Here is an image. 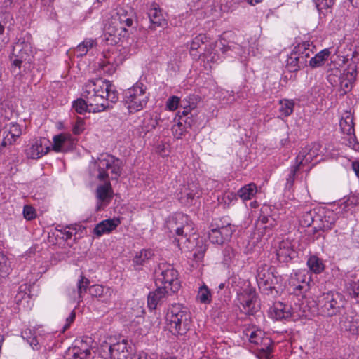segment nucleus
I'll list each match as a JSON object with an SVG mask.
<instances>
[{"label": "nucleus", "mask_w": 359, "mask_h": 359, "mask_svg": "<svg viewBox=\"0 0 359 359\" xmlns=\"http://www.w3.org/2000/svg\"><path fill=\"white\" fill-rule=\"evenodd\" d=\"M24 217L27 220H31L36 217V212L34 208L30 205H25L23 208Z\"/></svg>", "instance_id": "obj_58"}, {"label": "nucleus", "mask_w": 359, "mask_h": 359, "mask_svg": "<svg viewBox=\"0 0 359 359\" xmlns=\"http://www.w3.org/2000/svg\"><path fill=\"white\" fill-rule=\"evenodd\" d=\"M315 223V233L325 231L331 229L337 219V213L333 210L318 208Z\"/></svg>", "instance_id": "obj_15"}, {"label": "nucleus", "mask_w": 359, "mask_h": 359, "mask_svg": "<svg viewBox=\"0 0 359 359\" xmlns=\"http://www.w3.org/2000/svg\"><path fill=\"white\" fill-rule=\"evenodd\" d=\"M282 281L281 276L277 274L276 269L264 264L259 266L257 274L258 287L265 294H273L276 285Z\"/></svg>", "instance_id": "obj_9"}, {"label": "nucleus", "mask_w": 359, "mask_h": 359, "mask_svg": "<svg viewBox=\"0 0 359 359\" xmlns=\"http://www.w3.org/2000/svg\"><path fill=\"white\" fill-rule=\"evenodd\" d=\"M196 299L201 304H210L212 302L211 290L205 284H203L198 289Z\"/></svg>", "instance_id": "obj_45"}, {"label": "nucleus", "mask_w": 359, "mask_h": 359, "mask_svg": "<svg viewBox=\"0 0 359 359\" xmlns=\"http://www.w3.org/2000/svg\"><path fill=\"white\" fill-rule=\"evenodd\" d=\"M121 224L118 217L107 219L98 223L93 229V234L100 237L104 234L109 233Z\"/></svg>", "instance_id": "obj_27"}, {"label": "nucleus", "mask_w": 359, "mask_h": 359, "mask_svg": "<svg viewBox=\"0 0 359 359\" xmlns=\"http://www.w3.org/2000/svg\"><path fill=\"white\" fill-rule=\"evenodd\" d=\"M313 46L309 41H304L299 43L294 47L297 54H299L300 64L304 67L309 63V60L313 54Z\"/></svg>", "instance_id": "obj_29"}, {"label": "nucleus", "mask_w": 359, "mask_h": 359, "mask_svg": "<svg viewBox=\"0 0 359 359\" xmlns=\"http://www.w3.org/2000/svg\"><path fill=\"white\" fill-rule=\"evenodd\" d=\"M294 309L290 305L283 302H276L271 309V315L276 320L287 319L293 316Z\"/></svg>", "instance_id": "obj_28"}, {"label": "nucleus", "mask_w": 359, "mask_h": 359, "mask_svg": "<svg viewBox=\"0 0 359 359\" xmlns=\"http://www.w3.org/2000/svg\"><path fill=\"white\" fill-rule=\"evenodd\" d=\"M317 211L318 208L313 210H308L306 208L299 216V224L303 227H312V231L315 232V223L318 213L316 212Z\"/></svg>", "instance_id": "obj_32"}, {"label": "nucleus", "mask_w": 359, "mask_h": 359, "mask_svg": "<svg viewBox=\"0 0 359 359\" xmlns=\"http://www.w3.org/2000/svg\"><path fill=\"white\" fill-rule=\"evenodd\" d=\"M69 359H93L91 347L87 341H76L75 345L69 349Z\"/></svg>", "instance_id": "obj_23"}, {"label": "nucleus", "mask_w": 359, "mask_h": 359, "mask_svg": "<svg viewBox=\"0 0 359 359\" xmlns=\"http://www.w3.org/2000/svg\"><path fill=\"white\" fill-rule=\"evenodd\" d=\"M355 75V66L350 64L348 69L345 70L339 77L334 74H330L327 80L332 86H337L339 83L340 90L343 94H346L351 90Z\"/></svg>", "instance_id": "obj_14"}, {"label": "nucleus", "mask_w": 359, "mask_h": 359, "mask_svg": "<svg viewBox=\"0 0 359 359\" xmlns=\"http://www.w3.org/2000/svg\"><path fill=\"white\" fill-rule=\"evenodd\" d=\"M81 95L89 102L93 113L104 111L118 100L116 86L101 78L87 81L83 86Z\"/></svg>", "instance_id": "obj_1"}, {"label": "nucleus", "mask_w": 359, "mask_h": 359, "mask_svg": "<svg viewBox=\"0 0 359 359\" xmlns=\"http://www.w3.org/2000/svg\"><path fill=\"white\" fill-rule=\"evenodd\" d=\"M156 285L161 287H166L168 291L177 292L181 284L178 279V272L174 267L166 263L159 264L156 271Z\"/></svg>", "instance_id": "obj_10"}, {"label": "nucleus", "mask_w": 359, "mask_h": 359, "mask_svg": "<svg viewBox=\"0 0 359 359\" xmlns=\"http://www.w3.org/2000/svg\"><path fill=\"white\" fill-rule=\"evenodd\" d=\"M306 264L310 271L316 274H319L324 270L323 261L316 255L310 256L307 260Z\"/></svg>", "instance_id": "obj_43"}, {"label": "nucleus", "mask_w": 359, "mask_h": 359, "mask_svg": "<svg viewBox=\"0 0 359 359\" xmlns=\"http://www.w3.org/2000/svg\"><path fill=\"white\" fill-rule=\"evenodd\" d=\"M345 290L352 298L359 301V278L356 273H351L345 280Z\"/></svg>", "instance_id": "obj_30"}, {"label": "nucleus", "mask_w": 359, "mask_h": 359, "mask_svg": "<svg viewBox=\"0 0 359 359\" xmlns=\"http://www.w3.org/2000/svg\"><path fill=\"white\" fill-rule=\"evenodd\" d=\"M165 227L172 234V244L178 247L187 246L190 236L194 234V224L189 216L177 212L169 216L165 220Z\"/></svg>", "instance_id": "obj_2"}, {"label": "nucleus", "mask_w": 359, "mask_h": 359, "mask_svg": "<svg viewBox=\"0 0 359 359\" xmlns=\"http://www.w3.org/2000/svg\"><path fill=\"white\" fill-rule=\"evenodd\" d=\"M147 15L151 23L150 28L155 29L158 27H165L167 25L165 14L156 3H152L147 11Z\"/></svg>", "instance_id": "obj_21"}, {"label": "nucleus", "mask_w": 359, "mask_h": 359, "mask_svg": "<svg viewBox=\"0 0 359 359\" xmlns=\"http://www.w3.org/2000/svg\"><path fill=\"white\" fill-rule=\"evenodd\" d=\"M29 285L22 284L19 286L17 294L15 296V302L17 304H21L23 302H28L29 297Z\"/></svg>", "instance_id": "obj_44"}, {"label": "nucleus", "mask_w": 359, "mask_h": 359, "mask_svg": "<svg viewBox=\"0 0 359 359\" xmlns=\"http://www.w3.org/2000/svg\"><path fill=\"white\" fill-rule=\"evenodd\" d=\"M166 287L157 285V288L149 293L147 297V305L150 310H155L158 306L166 302L169 296L175 292L168 291Z\"/></svg>", "instance_id": "obj_19"}, {"label": "nucleus", "mask_w": 359, "mask_h": 359, "mask_svg": "<svg viewBox=\"0 0 359 359\" xmlns=\"http://www.w3.org/2000/svg\"><path fill=\"white\" fill-rule=\"evenodd\" d=\"M316 304L322 315L332 316L340 313L344 308L346 299L341 293L330 291L319 295Z\"/></svg>", "instance_id": "obj_7"}, {"label": "nucleus", "mask_w": 359, "mask_h": 359, "mask_svg": "<svg viewBox=\"0 0 359 359\" xmlns=\"http://www.w3.org/2000/svg\"><path fill=\"white\" fill-rule=\"evenodd\" d=\"M32 53L30 43L24 39H19L13 44L10 60L11 62V71L15 77L20 78L24 74L25 69L31 62Z\"/></svg>", "instance_id": "obj_5"}, {"label": "nucleus", "mask_w": 359, "mask_h": 359, "mask_svg": "<svg viewBox=\"0 0 359 359\" xmlns=\"http://www.w3.org/2000/svg\"><path fill=\"white\" fill-rule=\"evenodd\" d=\"M296 254L297 252L294 250V248H278L276 250L277 259L283 263L292 260L296 256Z\"/></svg>", "instance_id": "obj_42"}, {"label": "nucleus", "mask_w": 359, "mask_h": 359, "mask_svg": "<svg viewBox=\"0 0 359 359\" xmlns=\"http://www.w3.org/2000/svg\"><path fill=\"white\" fill-rule=\"evenodd\" d=\"M62 238L66 241L76 240L77 238V226H68L58 231Z\"/></svg>", "instance_id": "obj_50"}, {"label": "nucleus", "mask_w": 359, "mask_h": 359, "mask_svg": "<svg viewBox=\"0 0 359 359\" xmlns=\"http://www.w3.org/2000/svg\"><path fill=\"white\" fill-rule=\"evenodd\" d=\"M320 148V144L316 142L302 148L296 157L295 165L292 167L288 178L287 179V187L290 188L292 186L295 175L300 166L311 163L319 155Z\"/></svg>", "instance_id": "obj_11"}, {"label": "nucleus", "mask_w": 359, "mask_h": 359, "mask_svg": "<svg viewBox=\"0 0 359 359\" xmlns=\"http://www.w3.org/2000/svg\"><path fill=\"white\" fill-rule=\"evenodd\" d=\"M75 318H76V313L74 311H72L71 313H69V316L67 317V318H66V323L63 327L64 331L67 330L70 327L71 324L74 321Z\"/></svg>", "instance_id": "obj_60"}, {"label": "nucleus", "mask_w": 359, "mask_h": 359, "mask_svg": "<svg viewBox=\"0 0 359 359\" xmlns=\"http://www.w3.org/2000/svg\"><path fill=\"white\" fill-rule=\"evenodd\" d=\"M117 53L109 52L103 55V58L99 62V67L103 72L107 75L113 74L118 65L121 62L120 60H116Z\"/></svg>", "instance_id": "obj_24"}, {"label": "nucleus", "mask_w": 359, "mask_h": 359, "mask_svg": "<svg viewBox=\"0 0 359 359\" xmlns=\"http://www.w3.org/2000/svg\"><path fill=\"white\" fill-rule=\"evenodd\" d=\"M50 146V142L44 137L34 138L26 147V156L31 159H39L49 151Z\"/></svg>", "instance_id": "obj_16"}, {"label": "nucleus", "mask_w": 359, "mask_h": 359, "mask_svg": "<svg viewBox=\"0 0 359 359\" xmlns=\"http://www.w3.org/2000/svg\"><path fill=\"white\" fill-rule=\"evenodd\" d=\"M172 131L173 133L174 136L180 139L184 133V128L182 123H178L177 124H175L172 127Z\"/></svg>", "instance_id": "obj_59"}, {"label": "nucleus", "mask_w": 359, "mask_h": 359, "mask_svg": "<svg viewBox=\"0 0 359 359\" xmlns=\"http://www.w3.org/2000/svg\"><path fill=\"white\" fill-rule=\"evenodd\" d=\"M234 199H236V195L233 193L224 194L222 197V200L225 202V203H230Z\"/></svg>", "instance_id": "obj_61"}, {"label": "nucleus", "mask_w": 359, "mask_h": 359, "mask_svg": "<svg viewBox=\"0 0 359 359\" xmlns=\"http://www.w3.org/2000/svg\"><path fill=\"white\" fill-rule=\"evenodd\" d=\"M244 337L257 346V350L260 352L261 358L269 359L272 350V341L266 337L262 330L255 327H248L243 331Z\"/></svg>", "instance_id": "obj_12"}, {"label": "nucleus", "mask_w": 359, "mask_h": 359, "mask_svg": "<svg viewBox=\"0 0 359 359\" xmlns=\"http://www.w3.org/2000/svg\"><path fill=\"white\" fill-rule=\"evenodd\" d=\"M311 279V276L306 271H296L290 274L289 285L294 290H306Z\"/></svg>", "instance_id": "obj_20"}, {"label": "nucleus", "mask_w": 359, "mask_h": 359, "mask_svg": "<svg viewBox=\"0 0 359 359\" xmlns=\"http://www.w3.org/2000/svg\"><path fill=\"white\" fill-rule=\"evenodd\" d=\"M180 98L177 96L170 97L166 102V107L170 111H175L177 109L180 104Z\"/></svg>", "instance_id": "obj_55"}, {"label": "nucleus", "mask_w": 359, "mask_h": 359, "mask_svg": "<svg viewBox=\"0 0 359 359\" xmlns=\"http://www.w3.org/2000/svg\"><path fill=\"white\" fill-rule=\"evenodd\" d=\"M199 197V191L197 187L192 184L188 189H185L184 191L181 192L180 201L182 203L186 205H191L194 204L196 198Z\"/></svg>", "instance_id": "obj_34"}, {"label": "nucleus", "mask_w": 359, "mask_h": 359, "mask_svg": "<svg viewBox=\"0 0 359 359\" xmlns=\"http://www.w3.org/2000/svg\"><path fill=\"white\" fill-rule=\"evenodd\" d=\"M85 130V122L81 118H78L72 128L75 135H79Z\"/></svg>", "instance_id": "obj_57"}, {"label": "nucleus", "mask_w": 359, "mask_h": 359, "mask_svg": "<svg viewBox=\"0 0 359 359\" xmlns=\"http://www.w3.org/2000/svg\"><path fill=\"white\" fill-rule=\"evenodd\" d=\"M153 255L154 252L151 248H139L137 251L135 252L133 260L136 265H142Z\"/></svg>", "instance_id": "obj_39"}, {"label": "nucleus", "mask_w": 359, "mask_h": 359, "mask_svg": "<svg viewBox=\"0 0 359 359\" xmlns=\"http://www.w3.org/2000/svg\"><path fill=\"white\" fill-rule=\"evenodd\" d=\"M97 45V41L91 38L85 39L81 43H80L76 48V53L77 57H83L87 54V53Z\"/></svg>", "instance_id": "obj_37"}, {"label": "nucleus", "mask_w": 359, "mask_h": 359, "mask_svg": "<svg viewBox=\"0 0 359 359\" xmlns=\"http://www.w3.org/2000/svg\"><path fill=\"white\" fill-rule=\"evenodd\" d=\"M165 321L170 332L174 335H184L190 329L191 314L182 304H173L168 309Z\"/></svg>", "instance_id": "obj_4"}, {"label": "nucleus", "mask_w": 359, "mask_h": 359, "mask_svg": "<svg viewBox=\"0 0 359 359\" xmlns=\"http://www.w3.org/2000/svg\"><path fill=\"white\" fill-rule=\"evenodd\" d=\"M22 337L25 339L33 348H36L39 341L36 336L31 329H26L21 333Z\"/></svg>", "instance_id": "obj_52"}, {"label": "nucleus", "mask_w": 359, "mask_h": 359, "mask_svg": "<svg viewBox=\"0 0 359 359\" xmlns=\"http://www.w3.org/2000/svg\"><path fill=\"white\" fill-rule=\"evenodd\" d=\"M135 13L130 8L119 7L111 13L105 26L107 32L111 35L121 38L128 37L129 28L133 25Z\"/></svg>", "instance_id": "obj_3"}, {"label": "nucleus", "mask_w": 359, "mask_h": 359, "mask_svg": "<svg viewBox=\"0 0 359 359\" xmlns=\"http://www.w3.org/2000/svg\"><path fill=\"white\" fill-rule=\"evenodd\" d=\"M320 18L326 17L332 13L336 0H313Z\"/></svg>", "instance_id": "obj_35"}, {"label": "nucleus", "mask_w": 359, "mask_h": 359, "mask_svg": "<svg viewBox=\"0 0 359 359\" xmlns=\"http://www.w3.org/2000/svg\"><path fill=\"white\" fill-rule=\"evenodd\" d=\"M341 330L350 334L359 335V313L353 310L346 311L339 319Z\"/></svg>", "instance_id": "obj_17"}, {"label": "nucleus", "mask_w": 359, "mask_h": 359, "mask_svg": "<svg viewBox=\"0 0 359 359\" xmlns=\"http://www.w3.org/2000/svg\"><path fill=\"white\" fill-rule=\"evenodd\" d=\"M329 51L327 49H324L316 54L314 57H311L309 60V65L312 67H317L323 64L329 56Z\"/></svg>", "instance_id": "obj_47"}, {"label": "nucleus", "mask_w": 359, "mask_h": 359, "mask_svg": "<svg viewBox=\"0 0 359 359\" xmlns=\"http://www.w3.org/2000/svg\"><path fill=\"white\" fill-rule=\"evenodd\" d=\"M72 107L75 109V111L80 114H83L85 112H93L90 111V106L87 100L84 97L79 98L76 100L74 101L72 103Z\"/></svg>", "instance_id": "obj_46"}, {"label": "nucleus", "mask_w": 359, "mask_h": 359, "mask_svg": "<svg viewBox=\"0 0 359 359\" xmlns=\"http://www.w3.org/2000/svg\"><path fill=\"white\" fill-rule=\"evenodd\" d=\"M232 229L230 224L225 226H219L217 223L216 227L211 229L208 233L209 243H206L205 246L208 247L210 244L212 245H223L226 240H228L231 236Z\"/></svg>", "instance_id": "obj_18"}, {"label": "nucleus", "mask_w": 359, "mask_h": 359, "mask_svg": "<svg viewBox=\"0 0 359 359\" xmlns=\"http://www.w3.org/2000/svg\"><path fill=\"white\" fill-rule=\"evenodd\" d=\"M97 168V178L105 181L109 178L117 180L121 174L122 161L109 154H100L95 162Z\"/></svg>", "instance_id": "obj_6"}, {"label": "nucleus", "mask_w": 359, "mask_h": 359, "mask_svg": "<svg viewBox=\"0 0 359 359\" xmlns=\"http://www.w3.org/2000/svg\"><path fill=\"white\" fill-rule=\"evenodd\" d=\"M53 150L56 152H67L73 147V140L71 135L61 133L53 138Z\"/></svg>", "instance_id": "obj_26"}, {"label": "nucleus", "mask_w": 359, "mask_h": 359, "mask_svg": "<svg viewBox=\"0 0 359 359\" xmlns=\"http://www.w3.org/2000/svg\"><path fill=\"white\" fill-rule=\"evenodd\" d=\"M207 40V37L205 34H201L196 36L191 41L190 46L191 54L197 57L198 55L194 53L193 52L197 50L202 44H203Z\"/></svg>", "instance_id": "obj_53"}, {"label": "nucleus", "mask_w": 359, "mask_h": 359, "mask_svg": "<svg viewBox=\"0 0 359 359\" xmlns=\"http://www.w3.org/2000/svg\"><path fill=\"white\" fill-rule=\"evenodd\" d=\"M352 168L357 177H359V161L353 162L352 163Z\"/></svg>", "instance_id": "obj_63"}, {"label": "nucleus", "mask_w": 359, "mask_h": 359, "mask_svg": "<svg viewBox=\"0 0 359 359\" xmlns=\"http://www.w3.org/2000/svg\"><path fill=\"white\" fill-rule=\"evenodd\" d=\"M9 41V38L5 34V27L0 22V51L6 46Z\"/></svg>", "instance_id": "obj_56"}, {"label": "nucleus", "mask_w": 359, "mask_h": 359, "mask_svg": "<svg viewBox=\"0 0 359 359\" xmlns=\"http://www.w3.org/2000/svg\"><path fill=\"white\" fill-rule=\"evenodd\" d=\"M183 111L181 112L182 116H187L190 111L196 107V98L194 95H191L183 100L182 102Z\"/></svg>", "instance_id": "obj_48"}, {"label": "nucleus", "mask_w": 359, "mask_h": 359, "mask_svg": "<svg viewBox=\"0 0 359 359\" xmlns=\"http://www.w3.org/2000/svg\"><path fill=\"white\" fill-rule=\"evenodd\" d=\"M96 196L97 198L96 210L99 211L107 206L112 198V189L109 181L97 187Z\"/></svg>", "instance_id": "obj_22"}, {"label": "nucleus", "mask_w": 359, "mask_h": 359, "mask_svg": "<svg viewBox=\"0 0 359 359\" xmlns=\"http://www.w3.org/2000/svg\"><path fill=\"white\" fill-rule=\"evenodd\" d=\"M340 127L342 133L346 135H353L355 133L353 117L351 114H346L340 120Z\"/></svg>", "instance_id": "obj_41"}, {"label": "nucleus", "mask_w": 359, "mask_h": 359, "mask_svg": "<svg viewBox=\"0 0 359 359\" xmlns=\"http://www.w3.org/2000/svg\"><path fill=\"white\" fill-rule=\"evenodd\" d=\"M7 134L4 137L2 144L6 146L15 142L16 139L22 134V129L19 124L11 122L8 124V128L5 130L4 133Z\"/></svg>", "instance_id": "obj_31"}, {"label": "nucleus", "mask_w": 359, "mask_h": 359, "mask_svg": "<svg viewBox=\"0 0 359 359\" xmlns=\"http://www.w3.org/2000/svg\"><path fill=\"white\" fill-rule=\"evenodd\" d=\"M88 290L92 297H96L104 303L109 302L111 298L115 296V290L112 287L102 285H93L90 286Z\"/></svg>", "instance_id": "obj_25"}, {"label": "nucleus", "mask_w": 359, "mask_h": 359, "mask_svg": "<svg viewBox=\"0 0 359 359\" xmlns=\"http://www.w3.org/2000/svg\"><path fill=\"white\" fill-rule=\"evenodd\" d=\"M257 192V188L255 184L250 183L241 187L237 192V195L243 201L252 199Z\"/></svg>", "instance_id": "obj_38"}, {"label": "nucleus", "mask_w": 359, "mask_h": 359, "mask_svg": "<svg viewBox=\"0 0 359 359\" xmlns=\"http://www.w3.org/2000/svg\"><path fill=\"white\" fill-rule=\"evenodd\" d=\"M359 204V194H353L348 198L341 204L340 208L345 214H352L354 208Z\"/></svg>", "instance_id": "obj_40"}, {"label": "nucleus", "mask_w": 359, "mask_h": 359, "mask_svg": "<svg viewBox=\"0 0 359 359\" xmlns=\"http://www.w3.org/2000/svg\"><path fill=\"white\" fill-rule=\"evenodd\" d=\"M234 251L233 248H225V250L224 252V261L225 262H230L231 259V257H230V254L233 255Z\"/></svg>", "instance_id": "obj_62"}, {"label": "nucleus", "mask_w": 359, "mask_h": 359, "mask_svg": "<svg viewBox=\"0 0 359 359\" xmlns=\"http://www.w3.org/2000/svg\"><path fill=\"white\" fill-rule=\"evenodd\" d=\"M221 49L223 53H225L229 50H231L233 51L236 55L240 56L241 58L246 57V50L241 45L236 43L228 45L226 46L223 45V47Z\"/></svg>", "instance_id": "obj_51"}, {"label": "nucleus", "mask_w": 359, "mask_h": 359, "mask_svg": "<svg viewBox=\"0 0 359 359\" xmlns=\"http://www.w3.org/2000/svg\"><path fill=\"white\" fill-rule=\"evenodd\" d=\"M347 137H344V144L352 149L358 151H359V143L356 140L355 133L353 135H346Z\"/></svg>", "instance_id": "obj_54"}, {"label": "nucleus", "mask_w": 359, "mask_h": 359, "mask_svg": "<svg viewBox=\"0 0 359 359\" xmlns=\"http://www.w3.org/2000/svg\"><path fill=\"white\" fill-rule=\"evenodd\" d=\"M149 99V95L146 93V88L142 83L137 82L124 93L125 103L130 113L142 110Z\"/></svg>", "instance_id": "obj_8"}, {"label": "nucleus", "mask_w": 359, "mask_h": 359, "mask_svg": "<svg viewBox=\"0 0 359 359\" xmlns=\"http://www.w3.org/2000/svg\"><path fill=\"white\" fill-rule=\"evenodd\" d=\"M100 354L104 359H130L133 347L126 339L109 345L101 346Z\"/></svg>", "instance_id": "obj_13"}, {"label": "nucleus", "mask_w": 359, "mask_h": 359, "mask_svg": "<svg viewBox=\"0 0 359 359\" xmlns=\"http://www.w3.org/2000/svg\"><path fill=\"white\" fill-rule=\"evenodd\" d=\"M90 281L88 278H85L83 275H81L80 279L77 283V290H73L70 294L71 299L74 301H78L79 302L82 301L83 294L86 292L87 288L89 286Z\"/></svg>", "instance_id": "obj_33"}, {"label": "nucleus", "mask_w": 359, "mask_h": 359, "mask_svg": "<svg viewBox=\"0 0 359 359\" xmlns=\"http://www.w3.org/2000/svg\"><path fill=\"white\" fill-rule=\"evenodd\" d=\"M280 113L284 116H288L292 114L294 111V102L292 100L284 99L279 102Z\"/></svg>", "instance_id": "obj_49"}, {"label": "nucleus", "mask_w": 359, "mask_h": 359, "mask_svg": "<svg viewBox=\"0 0 359 359\" xmlns=\"http://www.w3.org/2000/svg\"><path fill=\"white\" fill-rule=\"evenodd\" d=\"M303 67H304V66L300 64L299 54H297V52L294 48L287 58L286 68L290 72H295Z\"/></svg>", "instance_id": "obj_36"}, {"label": "nucleus", "mask_w": 359, "mask_h": 359, "mask_svg": "<svg viewBox=\"0 0 359 359\" xmlns=\"http://www.w3.org/2000/svg\"><path fill=\"white\" fill-rule=\"evenodd\" d=\"M209 57L210 60L213 62H217L219 60V56L215 53H214L213 54L210 53Z\"/></svg>", "instance_id": "obj_64"}]
</instances>
